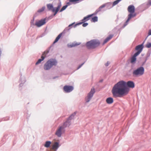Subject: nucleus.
Instances as JSON below:
<instances>
[{
	"instance_id": "obj_9",
	"label": "nucleus",
	"mask_w": 151,
	"mask_h": 151,
	"mask_svg": "<svg viewBox=\"0 0 151 151\" xmlns=\"http://www.w3.org/2000/svg\"><path fill=\"white\" fill-rule=\"evenodd\" d=\"M143 48V44L138 45L136 46L135 50L137 51L135 53L139 55L142 51Z\"/></svg>"
},
{
	"instance_id": "obj_33",
	"label": "nucleus",
	"mask_w": 151,
	"mask_h": 151,
	"mask_svg": "<svg viewBox=\"0 0 151 151\" xmlns=\"http://www.w3.org/2000/svg\"><path fill=\"white\" fill-rule=\"evenodd\" d=\"M81 23H78V24H75L74 26V27H76V25H77L78 24H81Z\"/></svg>"
},
{
	"instance_id": "obj_16",
	"label": "nucleus",
	"mask_w": 151,
	"mask_h": 151,
	"mask_svg": "<svg viewBox=\"0 0 151 151\" xmlns=\"http://www.w3.org/2000/svg\"><path fill=\"white\" fill-rule=\"evenodd\" d=\"M93 15V14H92L91 15H88L87 16L84 17L82 21V22H85L89 19L90 18L92 17Z\"/></svg>"
},
{
	"instance_id": "obj_32",
	"label": "nucleus",
	"mask_w": 151,
	"mask_h": 151,
	"mask_svg": "<svg viewBox=\"0 0 151 151\" xmlns=\"http://www.w3.org/2000/svg\"><path fill=\"white\" fill-rule=\"evenodd\" d=\"M109 63L108 62H107L106 64H105V66H107L108 65H109Z\"/></svg>"
},
{
	"instance_id": "obj_12",
	"label": "nucleus",
	"mask_w": 151,
	"mask_h": 151,
	"mask_svg": "<svg viewBox=\"0 0 151 151\" xmlns=\"http://www.w3.org/2000/svg\"><path fill=\"white\" fill-rule=\"evenodd\" d=\"M63 129V128L62 126L59 127L56 131L55 134L58 137H60L61 136L62 131Z\"/></svg>"
},
{
	"instance_id": "obj_23",
	"label": "nucleus",
	"mask_w": 151,
	"mask_h": 151,
	"mask_svg": "<svg viewBox=\"0 0 151 151\" xmlns=\"http://www.w3.org/2000/svg\"><path fill=\"white\" fill-rule=\"evenodd\" d=\"M80 0H69V2H72L74 4H75L79 2Z\"/></svg>"
},
{
	"instance_id": "obj_19",
	"label": "nucleus",
	"mask_w": 151,
	"mask_h": 151,
	"mask_svg": "<svg viewBox=\"0 0 151 151\" xmlns=\"http://www.w3.org/2000/svg\"><path fill=\"white\" fill-rule=\"evenodd\" d=\"M111 4L110 3H106V4H104L102 5L99 8L98 10L99 11H101V9H102L103 8H104L105 6H107L108 5L110 4L111 5Z\"/></svg>"
},
{
	"instance_id": "obj_22",
	"label": "nucleus",
	"mask_w": 151,
	"mask_h": 151,
	"mask_svg": "<svg viewBox=\"0 0 151 151\" xmlns=\"http://www.w3.org/2000/svg\"><path fill=\"white\" fill-rule=\"evenodd\" d=\"M91 22H95L98 21V17H94L92 18L91 20Z\"/></svg>"
},
{
	"instance_id": "obj_6",
	"label": "nucleus",
	"mask_w": 151,
	"mask_h": 151,
	"mask_svg": "<svg viewBox=\"0 0 151 151\" xmlns=\"http://www.w3.org/2000/svg\"><path fill=\"white\" fill-rule=\"evenodd\" d=\"M48 10H52L53 12H54V16H55L59 11L61 6L60 3L59 4L57 7L54 8L52 4H47V5Z\"/></svg>"
},
{
	"instance_id": "obj_17",
	"label": "nucleus",
	"mask_w": 151,
	"mask_h": 151,
	"mask_svg": "<svg viewBox=\"0 0 151 151\" xmlns=\"http://www.w3.org/2000/svg\"><path fill=\"white\" fill-rule=\"evenodd\" d=\"M59 147V143L57 142H55L52 146L51 149L52 150H56Z\"/></svg>"
},
{
	"instance_id": "obj_30",
	"label": "nucleus",
	"mask_w": 151,
	"mask_h": 151,
	"mask_svg": "<svg viewBox=\"0 0 151 151\" xmlns=\"http://www.w3.org/2000/svg\"><path fill=\"white\" fill-rule=\"evenodd\" d=\"M84 63L82 64H81V65H79V66L77 68V69H78L79 68H80L84 64Z\"/></svg>"
},
{
	"instance_id": "obj_24",
	"label": "nucleus",
	"mask_w": 151,
	"mask_h": 151,
	"mask_svg": "<svg viewBox=\"0 0 151 151\" xmlns=\"http://www.w3.org/2000/svg\"><path fill=\"white\" fill-rule=\"evenodd\" d=\"M67 6V5H66L64 6H63L60 10V12H61L65 10Z\"/></svg>"
},
{
	"instance_id": "obj_25",
	"label": "nucleus",
	"mask_w": 151,
	"mask_h": 151,
	"mask_svg": "<svg viewBox=\"0 0 151 151\" xmlns=\"http://www.w3.org/2000/svg\"><path fill=\"white\" fill-rule=\"evenodd\" d=\"M74 24V23H73L69 25L68 27L66 28L65 30H69L70 29V28H68L70 27H71V26H73Z\"/></svg>"
},
{
	"instance_id": "obj_35",
	"label": "nucleus",
	"mask_w": 151,
	"mask_h": 151,
	"mask_svg": "<svg viewBox=\"0 0 151 151\" xmlns=\"http://www.w3.org/2000/svg\"><path fill=\"white\" fill-rule=\"evenodd\" d=\"M149 4L150 5H151V2H150V1L149 2Z\"/></svg>"
},
{
	"instance_id": "obj_31",
	"label": "nucleus",
	"mask_w": 151,
	"mask_h": 151,
	"mask_svg": "<svg viewBox=\"0 0 151 151\" xmlns=\"http://www.w3.org/2000/svg\"><path fill=\"white\" fill-rule=\"evenodd\" d=\"M148 35H151V30H149L148 33Z\"/></svg>"
},
{
	"instance_id": "obj_27",
	"label": "nucleus",
	"mask_w": 151,
	"mask_h": 151,
	"mask_svg": "<svg viewBox=\"0 0 151 151\" xmlns=\"http://www.w3.org/2000/svg\"><path fill=\"white\" fill-rule=\"evenodd\" d=\"M146 47L147 48H150L151 47V43L150 42H148L147 43L146 45Z\"/></svg>"
},
{
	"instance_id": "obj_4",
	"label": "nucleus",
	"mask_w": 151,
	"mask_h": 151,
	"mask_svg": "<svg viewBox=\"0 0 151 151\" xmlns=\"http://www.w3.org/2000/svg\"><path fill=\"white\" fill-rule=\"evenodd\" d=\"M127 10L130 14L128 15V18L126 23H127L132 17H134L136 15L134 13L135 7L133 5H129L128 7Z\"/></svg>"
},
{
	"instance_id": "obj_29",
	"label": "nucleus",
	"mask_w": 151,
	"mask_h": 151,
	"mask_svg": "<svg viewBox=\"0 0 151 151\" xmlns=\"http://www.w3.org/2000/svg\"><path fill=\"white\" fill-rule=\"evenodd\" d=\"M88 24L87 23H84L83 24L82 26L83 27H85L86 26L88 25Z\"/></svg>"
},
{
	"instance_id": "obj_34",
	"label": "nucleus",
	"mask_w": 151,
	"mask_h": 151,
	"mask_svg": "<svg viewBox=\"0 0 151 151\" xmlns=\"http://www.w3.org/2000/svg\"><path fill=\"white\" fill-rule=\"evenodd\" d=\"M67 5H70V3L69 2H68L67 3Z\"/></svg>"
},
{
	"instance_id": "obj_5",
	"label": "nucleus",
	"mask_w": 151,
	"mask_h": 151,
	"mask_svg": "<svg viewBox=\"0 0 151 151\" xmlns=\"http://www.w3.org/2000/svg\"><path fill=\"white\" fill-rule=\"evenodd\" d=\"M144 72V69L143 67H141L134 70L132 75L134 77H139L143 75Z\"/></svg>"
},
{
	"instance_id": "obj_7",
	"label": "nucleus",
	"mask_w": 151,
	"mask_h": 151,
	"mask_svg": "<svg viewBox=\"0 0 151 151\" xmlns=\"http://www.w3.org/2000/svg\"><path fill=\"white\" fill-rule=\"evenodd\" d=\"M95 92L94 88H93L91 89L90 91L88 94L87 96L85 98V100L86 102H88L90 101Z\"/></svg>"
},
{
	"instance_id": "obj_26",
	"label": "nucleus",
	"mask_w": 151,
	"mask_h": 151,
	"mask_svg": "<svg viewBox=\"0 0 151 151\" xmlns=\"http://www.w3.org/2000/svg\"><path fill=\"white\" fill-rule=\"evenodd\" d=\"M45 7H43L41 9H39L38 11V12H43L45 10Z\"/></svg>"
},
{
	"instance_id": "obj_18",
	"label": "nucleus",
	"mask_w": 151,
	"mask_h": 151,
	"mask_svg": "<svg viewBox=\"0 0 151 151\" xmlns=\"http://www.w3.org/2000/svg\"><path fill=\"white\" fill-rule=\"evenodd\" d=\"M106 103L109 104H111L113 102V99L111 97H109L107 98L106 100Z\"/></svg>"
},
{
	"instance_id": "obj_20",
	"label": "nucleus",
	"mask_w": 151,
	"mask_h": 151,
	"mask_svg": "<svg viewBox=\"0 0 151 151\" xmlns=\"http://www.w3.org/2000/svg\"><path fill=\"white\" fill-rule=\"evenodd\" d=\"M62 33H61L60 34H59L58 36L56 38L55 40V41H54L53 43H55L56 42H57L59 40L60 38V37L62 36Z\"/></svg>"
},
{
	"instance_id": "obj_14",
	"label": "nucleus",
	"mask_w": 151,
	"mask_h": 151,
	"mask_svg": "<svg viewBox=\"0 0 151 151\" xmlns=\"http://www.w3.org/2000/svg\"><path fill=\"white\" fill-rule=\"evenodd\" d=\"M138 55L135 53L133 55L131 58L130 59V62L132 64L134 63L136 60V57L138 56Z\"/></svg>"
},
{
	"instance_id": "obj_10",
	"label": "nucleus",
	"mask_w": 151,
	"mask_h": 151,
	"mask_svg": "<svg viewBox=\"0 0 151 151\" xmlns=\"http://www.w3.org/2000/svg\"><path fill=\"white\" fill-rule=\"evenodd\" d=\"M73 89V87L71 86H65L63 87V90L66 93L70 92Z\"/></svg>"
},
{
	"instance_id": "obj_1",
	"label": "nucleus",
	"mask_w": 151,
	"mask_h": 151,
	"mask_svg": "<svg viewBox=\"0 0 151 151\" xmlns=\"http://www.w3.org/2000/svg\"><path fill=\"white\" fill-rule=\"evenodd\" d=\"M133 88L134 87L133 82L128 81L127 83L122 81L118 82L113 87L112 92L115 97H121L126 95L129 91V89L127 86Z\"/></svg>"
},
{
	"instance_id": "obj_15",
	"label": "nucleus",
	"mask_w": 151,
	"mask_h": 151,
	"mask_svg": "<svg viewBox=\"0 0 151 151\" xmlns=\"http://www.w3.org/2000/svg\"><path fill=\"white\" fill-rule=\"evenodd\" d=\"M113 37V35H110L108 37H107L104 41L102 45H104L105 43H107L109 40Z\"/></svg>"
},
{
	"instance_id": "obj_28",
	"label": "nucleus",
	"mask_w": 151,
	"mask_h": 151,
	"mask_svg": "<svg viewBox=\"0 0 151 151\" xmlns=\"http://www.w3.org/2000/svg\"><path fill=\"white\" fill-rule=\"evenodd\" d=\"M79 44H73L72 45H70V46H69L70 47H75L77 45H79Z\"/></svg>"
},
{
	"instance_id": "obj_13",
	"label": "nucleus",
	"mask_w": 151,
	"mask_h": 151,
	"mask_svg": "<svg viewBox=\"0 0 151 151\" xmlns=\"http://www.w3.org/2000/svg\"><path fill=\"white\" fill-rule=\"evenodd\" d=\"M46 56V53L45 52L42 54L41 57V59H39L37 61L36 63L35 64L37 65L41 63L42 61L44 60L45 59V57Z\"/></svg>"
},
{
	"instance_id": "obj_8",
	"label": "nucleus",
	"mask_w": 151,
	"mask_h": 151,
	"mask_svg": "<svg viewBox=\"0 0 151 151\" xmlns=\"http://www.w3.org/2000/svg\"><path fill=\"white\" fill-rule=\"evenodd\" d=\"M76 114V112H75L71 115L69 117L67 121L64 123L63 126H62L63 127V128L66 127H68L70 125V120H71L74 118Z\"/></svg>"
},
{
	"instance_id": "obj_3",
	"label": "nucleus",
	"mask_w": 151,
	"mask_h": 151,
	"mask_svg": "<svg viewBox=\"0 0 151 151\" xmlns=\"http://www.w3.org/2000/svg\"><path fill=\"white\" fill-rule=\"evenodd\" d=\"M57 61L55 59H51L48 60L45 64L44 68L45 70H50L53 65H56L57 64Z\"/></svg>"
},
{
	"instance_id": "obj_21",
	"label": "nucleus",
	"mask_w": 151,
	"mask_h": 151,
	"mask_svg": "<svg viewBox=\"0 0 151 151\" xmlns=\"http://www.w3.org/2000/svg\"><path fill=\"white\" fill-rule=\"evenodd\" d=\"M51 144V142L50 141H46L44 145V146L46 147H48L50 146Z\"/></svg>"
},
{
	"instance_id": "obj_2",
	"label": "nucleus",
	"mask_w": 151,
	"mask_h": 151,
	"mask_svg": "<svg viewBox=\"0 0 151 151\" xmlns=\"http://www.w3.org/2000/svg\"><path fill=\"white\" fill-rule=\"evenodd\" d=\"M100 43L99 40L94 39L87 42L86 45L88 49H94L99 46Z\"/></svg>"
},
{
	"instance_id": "obj_11",
	"label": "nucleus",
	"mask_w": 151,
	"mask_h": 151,
	"mask_svg": "<svg viewBox=\"0 0 151 151\" xmlns=\"http://www.w3.org/2000/svg\"><path fill=\"white\" fill-rule=\"evenodd\" d=\"M45 23V19H44L36 22L35 23V25L37 27H39L44 24Z\"/></svg>"
}]
</instances>
